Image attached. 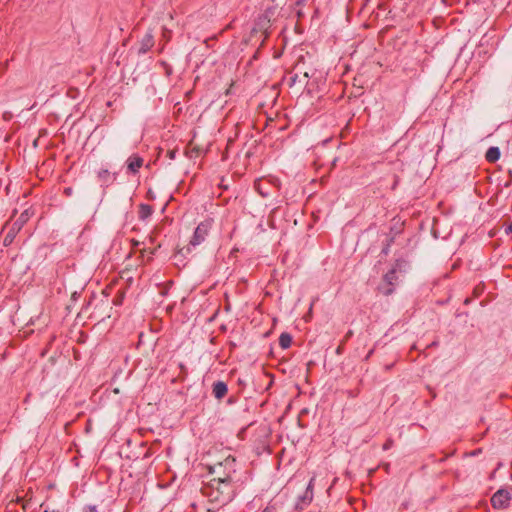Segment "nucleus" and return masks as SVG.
Wrapping results in <instances>:
<instances>
[{"label":"nucleus","mask_w":512,"mask_h":512,"mask_svg":"<svg viewBox=\"0 0 512 512\" xmlns=\"http://www.w3.org/2000/svg\"><path fill=\"white\" fill-rule=\"evenodd\" d=\"M353 331L352 330H349L347 331V333L345 334L344 338L341 340L340 344L338 345L337 349H336V354L337 355H342L343 352H344V346L346 344V342L353 336Z\"/></svg>","instance_id":"nucleus-15"},{"label":"nucleus","mask_w":512,"mask_h":512,"mask_svg":"<svg viewBox=\"0 0 512 512\" xmlns=\"http://www.w3.org/2000/svg\"><path fill=\"white\" fill-rule=\"evenodd\" d=\"M98 178L106 183L109 181L110 179V172L107 170V169H101L99 172H98Z\"/></svg>","instance_id":"nucleus-18"},{"label":"nucleus","mask_w":512,"mask_h":512,"mask_svg":"<svg viewBox=\"0 0 512 512\" xmlns=\"http://www.w3.org/2000/svg\"><path fill=\"white\" fill-rule=\"evenodd\" d=\"M44 512H60V511H58V510H52V511L45 510Z\"/></svg>","instance_id":"nucleus-34"},{"label":"nucleus","mask_w":512,"mask_h":512,"mask_svg":"<svg viewBox=\"0 0 512 512\" xmlns=\"http://www.w3.org/2000/svg\"><path fill=\"white\" fill-rule=\"evenodd\" d=\"M315 477H312L309 481V484L307 486L306 491L312 490L313 491V485H314Z\"/></svg>","instance_id":"nucleus-25"},{"label":"nucleus","mask_w":512,"mask_h":512,"mask_svg":"<svg viewBox=\"0 0 512 512\" xmlns=\"http://www.w3.org/2000/svg\"><path fill=\"white\" fill-rule=\"evenodd\" d=\"M257 190H258L259 194H262V191H261L262 187H259Z\"/></svg>","instance_id":"nucleus-35"},{"label":"nucleus","mask_w":512,"mask_h":512,"mask_svg":"<svg viewBox=\"0 0 512 512\" xmlns=\"http://www.w3.org/2000/svg\"><path fill=\"white\" fill-rule=\"evenodd\" d=\"M209 472L214 476L211 480L225 481L238 484L236 459L233 456L226 457L222 462H218L209 467Z\"/></svg>","instance_id":"nucleus-2"},{"label":"nucleus","mask_w":512,"mask_h":512,"mask_svg":"<svg viewBox=\"0 0 512 512\" xmlns=\"http://www.w3.org/2000/svg\"><path fill=\"white\" fill-rule=\"evenodd\" d=\"M307 1H308V0H297V1H296V5H297V6L305 5Z\"/></svg>","instance_id":"nucleus-27"},{"label":"nucleus","mask_w":512,"mask_h":512,"mask_svg":"<svg viewBox=\"0 0 512 512\" xmlns=\"http://www.w3.org/2000/svg\"><path fill=\"white\" fill-rule=\"evenodd\" d=\"M401 263L399 261H396L395 265L392 267L391 270H389L383 278L384 285L380 287L381 292L388 296L393 293L394 291V285L397 282L398 276L397 273L400 271Z\"/></svg>","instance_id":"nucleus-4"},{"label":"nucleus","mask_w":512,"mask_h":512,"mask_svg":"<svg viewBox=\"0 0 512 512\" xmlns=\"http://www.w3.org/2000/svg\"><path fill=\"white\" fill-rule=\"evenodd\" d=\"M152 213H153V208L151 205L140 204L138 214H139V218L141 220L147 219L148 217H150L152 215Z\"/></svg>","instance_id":"nucleus-11"},{"label":"nucleus","mask_w":512,"mask_h":512,"mask_svg":"<svg viewBox=\"0 0 512 512\" xmlns=\"http://www.w3.org/2000/svg\"><path fill=\"white\" fill-rule=\"evenodd\" d=\"M262 512H275L273 507H266Z\"/></svg>","instance_id":"nucleus-28"},{"label":"nucleus","mask_w":512,"mask_h":512,"mask_svg":"<svg viewBox=\"0 0 512 512\" xmlns=\"http://www.w3.org/2000/svg\"><path fill=\"white\" fill-rule=\"evenodd\" d=\"M505 232H506V234H510V233H512V221H511V222H510V224L506 227Z\"/></svg>","instance_id":"nucleus-26"},{"label":"nucleus","mask_w":512,"mask_h":512,"mask_svg":"<svg viewBox=\"0 0 512 512\" xmlns=\"http://www.w3.org/2000/svg\"><path fill=\"white\" fill-rule=\"evenodd\" d=\"M358 395V391H356L355 393L354 392H350V396L352 397H356Z\"/></svg>","instance_id":"nucleus-30"},{"label":"nucleus","mask_w":512,"mask_h":512,"mask_svg":"<svg viewBox=\"0 0 512 512\" xmlns=\"http://www.w3.org/2000/svg\"><path fill=\"white\" fill-rule=\"evenodd\" d=\"M257 190H258L259 194H262V191H261L262 187H259Z\"/></svg>","instance_id":"nucleus-36"},{"label":"nucleus","mask_w":512,"mask_h":512,"mask_svg":"<svg viewBox=\"0 0 512 512\" xmlns=\"http://www.w3.org/2000/svg\"><path fill=\"white\" fill-rule=\"evenodd\" d=\"M312 499H313V491L312 490L305 491L303 497H301L300 501L297 503V507L302 508V506H300L301 504L307 505V504L311 503Z\"/></svg>","instance_id":"nucleus-16"},{"label":"nucleus","mask_w":512,"mask_h":512,"mask_svg":"<svg viewBox=\"0 0 512 512\" xmlns=\"http://www.w3.org/2000/svg\"><path fill=\"white\" fill-rule=\"evenodd\" d=\"M73 194V188L72 187H66L64 189V195L67 196V197H70L72 196Z\"/></svg>","instance_id":"nucleus-24"},{"label":"nucleus","mask_w":512,"mask_h":512,"mask_svg":"<svg viewBox=\"0 0 512 512\" xmlns=\"http://www.w3.org/2000/svg\"><path fill=\"white\" fill-rule=\"evenodd\" d=\"M124 299V292H119L113 299V304L121 305Z\"/></svg>","instance_id":"nucleus-20"},{"label":"nucleus","mask_w":512,"mask_h":512,"mask_svg":"<svg viewBox=\"0 0 512 512\" xmlns=\"http://www.w3.org/2000/svg\"><path fill=\"white\" fill-rule=\"evenodd\" d=\"M185 154L189 158H196L200 155V149L192 142H189L186 147Z\"/></svg>","instance_id":"nucleus-13"},{"label":"nucleus","mask_w":512,"mask_h":512,"mask_svg":"<svg viewBox=\"0 0 512 512\" xmlns=\"http://www.w3.org/2000/svg\"><path fill=\"white\" fill-rule=\"evenodd\" d=\"M297 16H298V17H302V16H303V13H302V11H301V10H298V11H297Z\"/></svg>","instance_id":"nucleus-31"},{"label":"nucleus","mask_w":512,"mask_h":512,"mask_svg":"<svg viewBox=\"0 0 512 512\" xmlns=\"http://www.w3.org/2000/svg\"><path fill=\"white\" fill-rule=\"evenodd\" d=\"M372 353H373V350H370L369 353L366 356V359H368L372 355Z\"/></svg>","instance_id":"nucleus-33"},{"label":"nucleus","mask_w":512,"mask_h":512,"mask_svg":"<svg viewBox=\"0 0 512 512\" xmlns=\"http://www.w3.org/2000/svg\"><path fill=\"white\" fill-rule=\"evenodd\" d=\"M143 158L137 154L130 156L127 160V169L129 172L136 174L143 166Z\"/></svg>","instance_id":"nucleus-7"},{"label":"nucleus","mask_w":512,"mask_h":512,"mask_svg":"<svg viewBox=\"0 0 512 512\" xmlns=\"http://www.w3.org/2000/svg\"><path fill=\"white\" fill-rule=\"evenodd\" d=\"M26 507H27V504H26V503H23V505H22V510H23V512H25V511H26Z\"/></svg>","instance_id":"nucleus-32"},{"label":"nucleus","mask_w":512,"mask_h":512,"mask_svg":"<svg viewBox=\"0 0 512 512\" xmlns=\"http://www.w3.org/2000/svg\"><path fill=\"white\" fill-rule=\"evenodd\" d=\"M211 225H212L211 220H205V221L199 223L195 229V232H194L190 242H189V245L186 247L179 248L177 250V252L175 253L174 257L177 258L179 255L189 254L191 252V246L195 247L197 245H200L202 242H204L206 237L209 234Z\"/></svg>","instance_id":"nucleus-3"},{"label":"nucleus","mask_w":512,"mask_h":512,"mask_svg":"<svg viewBox=\"0 0 512 512\" xmlns=\"http://www.w3.org/2000/svg\"><path fill=\"white\" fill-rule=\"evenodd\" d=\"M91 511H92V512H95V511H96V508H95V507L91 508Z\"/></svg>","instance_id":"nucleus-40"},{"label":"nucleus","mask_w":512,"mask_h":512,"mask_svg":"<svg viewBox=\"0 0 512 512\" xmlns=\"http://www.w3.org/2000/svg\"><path fill=\"white\" fill-rule=\"evenodd\" d=\"M239 485L225 481L210 480L202 485L201 494L208 499L211 504L222 507L233 500Z\"/></svg>","instance_id":"nucleus-1"},{"label":"nucleus","mask_w":512,"mask_h":512,"mask_svg":"<svg viewBox=\"0 0 512 512\" xmlns=\"http://www.w3.org/2000/svg\"><path fill=\"white\" fill-rule=\"evenodd\" d=\"M28 211L23 212L20 217L13 223L17 230H20L24 223L28 220Z\"/></svg>","instance_id":"nucleus-17"},{"label":"nucleus","mask_w":512,"mask_h":512,"mask_svg":"<svg viewBox=\"0 0 512 512\" xmlns=\"http://www.w3.org/2000/svg\"><path fill=\"white\" fill-rule=\"evenodd\" d=\"M510 501V493L507 490L499 489L491 497V504L495 509H501L508 506Z\"/></svg>","instance_id":"nucleus-5"},{"label":"nucleus","mask_w":512,"mask_h":512,"mask_svg":"<svg viewBox=\"0 0 512 512\" xmlns=\"http://www.w3.org/2000/svg\"><path fill=\"white\" fill-rule=\"evenodd\" d=\"M176 153H177V150L176 149H171V150H168L167 151V157L171 160H174L176 158Z\"/></svg>","instance_id":"nucleus-23"},{"label":"nucleus","mask_w":512,"mask_h":512,"mask_svg":"<svg viewBox=\"0 0 512 512\" xmlns=\"http://www.w3.org/2000/svg\"><path fill=\"white\" fill-rule=\"evenodd\" d=\"M488 162L494 163L500 158V150L498 147H490L485 155Z\"/></svg>","instance_id":"nucleus-10"},{"label":"nucleus","mask_w":512,"mask_h":512,"mask_svg":"<svg viewBox=\"0 0 512 512\" xmlns=\"http://www.w3.org/2000/svg\"><path fill=\"white\" fill-rule=\"evenodd\" d=\"M228 392L227 384L223 381H217L212 386V394L217 400L223 399Z\"/></svg>","instance_id":"nucleus-9"},{"label":"nucleus","mask_w":512,"mask_h":512,"mask_svg":"<svg viewBox=\"0 0 512 512\" xmlns=\"http://www.w3.org/2000/svg\"><path fill=\"white\" fill-rule=\"evenodd\" d=\"M469 302H470V299H469V298H467V299L464 301V303H465V304H468Z\"/></svg>","instance_id":"nucleus-38"},{"label":"nucleus","mask_w":512,"mask_h":512,"mask_svg":"<svg viewBox=\"0 0 512 512\" xmlns=\"http://www.w3.org/2000/svg\"><path fill=\"white\" fill-rule=\"evenodd\" d=\"M308 78L309 75L307 72H296L289 77V79L287 80V84L289 85V87L298 86L299 88H302L307 85Z\"/></svg>","instance_id":"nucleus-6"},{"label":"nucleus","mask_w":512,"mask_h":512,"mask_svg":"<svg viewBox=\"0 0 512 512\" xmlns=\"http://www.w3.org/2000/svg\"><path fill=\"white\" fill-rule=\"evenodd\" d=\"M18 231L19 230H17V227L12 225L11 229L7 232L6 236L4 237L3 243L5 246H8L13 242Z\"/></svg>","instance_id":"nucleus-14"},{"label":"nucleus","mask_w":512,"mask_h":512,"mask_svg":"<svg viewBox=\"0 0 512 512\" xmlns=\"http://www.w3.org/2000/svg\"><path fill=\"white\" fill-rule=\"evenodd\" d=\"M292 344V336L289 333L283 332L279 337V345L282 349H288Z\"/></svg>","instance_id":"nucleus-12"},{"label":"nucleus","mask_w":512,"mask_h":512,"mask_svg":"<svg viewBox=\"0 0 512 512\" xmlns=\"http://www.w3.org/2000/svg\"><path fill=\"white\" fill-rule=\"evenodd\" d=\"M179 368H180V373L178 375V378L181 381H183L187 377L188 371H187L186 366L183 363H179Z\"/></svg>","instance_id":"nucleus-19"},{"label":"nucleus","mask_w":512,"mask_h":512,"mask_svg":"<svg viewBox=\"0 0 512 512\" xmlns=\"http://www.w3.org/2000/svg\"><path fill=\"white\" fill-rule=\"evenodd\" d=\"M484 291V287L481 286V285H477L474 290H473V294L475 297H479Z\"/></svg>","instance_id":"nucleus-22"},{"label":"nucleus","mask_w":512,"mask_h":512,"mask_svg":"<svg viewBox=\"0 0 512 512\" xmlns=\"http://www.w3.org/2000/svg\"><path fill=\"white\" fill-rule=\"evenodd\" d=\"M257 190H258L259 194H262V191H261L262 187H259Z\"/></svg>","instance_id":"nucleus-37"},{"label":"nucleus","mask_w":512,"mask_h":512,"mask_svg":"<svg viewBox=\"0 0 512 512\" xmlns=\"http://www.w3.org/2000/svg\"><path fill=\"white\" fill-rule=\"evenodd\" d=\"M15 504L13 502H9L8 506H7V509L11 510V507L14 506Z\"/></svg>","instance_id":"nucleus-29"},{"label":"nucleus","mask_w":512,"mask_h":512,"mask_svg":"<svg viewBox=\"0 0 512 512\" xmlns=\"http://www.w3.org/2000/svg\"><path fill=\"white\" fill-rule=\"evenodd\" d=\"M255 188L258 189L259 188V183H255Z\"/></svg>","instance_id":"nucleus-39"},{"label":"nucleus","mask_w":512,"mask_h":512,"mask_svg":"<svg viewBox=\"0 0 512 512\" xmlns=\"http://www.w3.org/2000/svg\"><path fill=\"white\" fill-rule=\"evenodd\" d=\"M154 36L152 33H146L140 42L138 54L147 53L154 46Z\"/></svg>","instance_id":"nucleus-8"},{"label":"nucleus","mask_w":512,"mask_h":512,"mask_svg":"<svg viewBox=\"0 0 512 512\" xmlns=\"http://www.w3.org/2000/svg\"><path fill=\"white\" fill-rule=\"evenodd\" d=\"M393 445H394V441H393V439L388 438V439L385 441V443L383 444L382 449H383L384 451H387V450L391 449V448L393 447Z\"/></svg>","instance_id":"nucleus-21"}]
</instances>
